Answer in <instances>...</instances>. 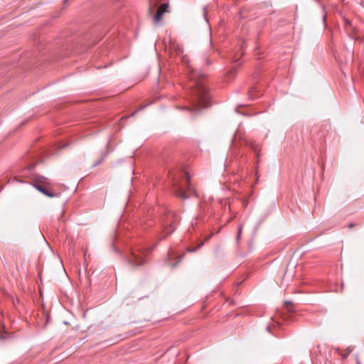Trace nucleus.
<instances>
[{"label": "nucleus", "mask_w": 364, "mask_h": 364, "mask_svg": "<svg viewBox=\"0 0 364 364\" xmlns=\"http://www.w3.org/2000/svg\"><path fill=\"white\" fill-rule=\"evenodd\" d=\"M181 61L186 66V73L190 80L187 85L189 87L188 100L190 107H182L181 109L197 112L205 108L210 105V96L208 90L205 85L206 74L195 70L191 65V61L187 55H183Z\"/></svg>", "instance_id": "nucleus-1"}, {"label": "nucleus", "mask_w": 364, "mask_h": 364, "mask_svg": "<svg viewBox=\"0 0 364 364\" xmlns=\"http://www.w3.org/2000/svg\"><path fill=\"white\" fill-rule=\"evenodd\" d=\"M172 189L174 194L182 199L191 196L198 197V194L191 183L189 173L184 169H181L173 173Z\"/></svg>", "instance_id": "nucleus-2"}, {"label": "nucleus", "mask_w": 364, "mask_h": 364, "mask_svg": "<svg viewBox=\"0 0 364 364\" xmlns=\"http://www.w3.org/2000/svg\"><path fill=\"white\" fill-rule=\"evenodd\" d=\"M149 250L140 247H136L130 250L125 255L124 259L127 264L132 269L141 267L146 263V258Z\"/></svg>", "instance_id": "nucleus-3"}, {"label": "nucleus", "mask_w": 364, "mask_h": 364, "mask_svg": "<svg viewBox=\"0 0 364 364\" xmlns=\"http://www.w3.org/2000/svg\"><path fill=\"white\" fill-rule=\"evenodd\" d=\"M161 232L158 235V238L161 240L170 235L176 228V215L171 210H166L165 215L161 220Z\"/></svg>", "instance_id": "nucleus-4"}, {"label": "nucleus", "mask_w": 364, "mask_h": 364, "mask_svg": "<svg viewBox=\"0 0 364 364\" xmlns=\"http://www.w3.org/2000/svg\"><path fill=\"white\" fill-rule=\"evenodd\" d=\"M49 184L48 178L41 176L33 183V186L41 193H43L48 197L53 198L55 194L48 190L46 186Z\"/></svg>", "instance_id": "nucleus-5"}, {"label": "nucleus", "mask_w": 364, "mask_h": 364, "mask_svg": "<svg viewBox=\"0 0 364 364\" xmlns=\"http://www.w3.org/2000/svg\"><path fill=\"white\" fill-rule=\"evenodd\" d=\"M168 6V4H162L161 6H159L154 16L155 23H159L161 20L164 14L167 11Z\"/></svg>", "instance_id": "nucleus-6"}, {"label": "nucleus", "mask_w": 364, "mask_h": 364, "mask_svg": "<svg viewBox=\"0 0 364 364\" xmlns=\"http://www.w3.org/2000/svg\"><path fill=\"white\" fill-rule=\"evenodd\" d=\"M245 144L247 146H249L255 154L256 156L258 159L259 157V151H260V147L259 144H257L255 141L252 140H247L245 141Z\"/></svg>", "instance_id": "nucleus-7"}, {"label": "nucleus", "mask_w": 364, "mask_h": 364, "mask_svg": "<svg viewBox=\"0 0 364 364\" xmlns=\"http://www.w3.org/2000/svg\"><path fill=\"white\" fill-rule=\"evenodd\" d=\"M170 49L174 50L178 55H182L183 53L182 48L176 42H170Z\"/></svg>", "instance_id": "nucleus-8"}, {"label": "nucleus", "mask_w": 364, "mask_h": 364, "mask_svg": "<svg viewBox=\"0 0 364 364\" xmlns=\"http://www.w3.org/2000/svg\"><path fill=\"white\" fill-rule=\"evenodd\" d=\"M260 95V91H259L258 88L256 87H252L249 91V98L251 100H254L255 98L258 97Z\"/></svg>", "instance_id": "nucleus-9"}, {"label": "nucleus", "mask_w": 364, "mask_h": 364, "mask_svg": "<svg viewBox=\"0 0 364 364\" xmlns=\"http://www.w3.org/2000/svg\"><path fill=\"white\" fill-rule=\"evenodd\" d=\"M285 306L287 308V310L289 312H294L295 309L291 301H285Z\"/></svg>", "instance_id": "nucleus-10"}, {"label": "nucleus", "mask_w": 364, "mask_h": 364, "mask_svg": "<svg viewBox=\"0 0 364 364\" xmlns=\"http://www.w3.org/2000/svg\"><path fill=\"white\" fill-rule=\"evenodd\" d=\"M242 229H243V225L242 224H240L239 226H238V231H237V236H236V241L238 242L240 239V237H241V235H242Z\"/></svg>", "instance_id": "nucleus-11"}, {"label": "nucleus", "mask_w": 364, "mask_h": 364, "mask_svg": "<svg viewBox=\"0 0 364 364\" xmlns=\"http://www.w3.org/2000/svg\"><path fill=\"white\" fill-rule=\"evenodd\" d=\"M103 160H104V157L102 156V157H101L100 159H98V160H97L96 161H95V162L93 163V164H92V166H93V167H95V166H97L100 165V164L103 161Z\"/></svg>", "instance_id": "nucleus-12"}, {"label": "nucleus", "mask_w": 364, "mask_h": 364, "mask_svg": "<svg viewBox=\"0 0 364 364\" xmlns=\"http://www.w3.org/2000/svg\"><path fill=\"white\" fill-rule=\"evenodd\" d=\"M146 106H147V105H141V107H139V109H137L136 111L133 112V113L131 114V116H134L138 112L144 109Z\"/></svg>", "instance_id": "nucleus-13"}, {"label": "nucleus", "mask_w": 364, "mask_h": 364, "mask_svg": "<svg viewBox=\"0 0 364 364\" xmlns=\"http://www.w3.org/2000/svg\"><path fill=\"white\" fill-rule=\"evenodd\" d=\"M352 349H350L349 348H347V353L341 354V356L343 359H346L348 355L351 353Z\"/></svg>", "instance_id": "nucleus-14"}, {"label": "nucleus", "mask_w": 364, "mask_h": 364, "mask_svg": "<svg viewBox=\"0 0 364 364\" xmlns=\"http://www.w3.org/2000/svg\"><path fill=\"white\" fill-rule=\"evenodd\" d=\"M203 245V242H201L200 245H198L195 248H193V249H188V252H195L196 250H198L199 248H200Z\"/></svg>", "instance_id": "nucleus-15"}, {"label": "nucleus", "mask_w": 364, "mask_h": 364, "mask_svg": "<svg viewBox=\"0 0 364 364\" xmlns=\"http://www.w3.org/2000/svg\"><path fill=\"white\" fill-rule=\"evenodd\" d=\"M206 64L207 65H210L211 64V61L208 57L206 58Z\"/></svg>", "instance_id": "nucleus-16"}, {"label": "nucleus", "mask_w": 364, "mask_h": 364, "mask_svg": "<svg viewBox=\"0 0 364 364\" xmlns=\"http://www.w3.org/2000/svg\"><path fill=\"white\" fill-rule=\"evenodd\" d=\"M220 203L222 205L225 206L226 205H228V201L227 200H221Z\"/></svg>", "instance_id": "nucleus-17"}, {"label": "nucleus", "mask_w": 364, "mask_h": 364, "mask_svg": "<svg viewBox=\"0 0 364 364\" xmlns=\"http://www.w3.org/2000/svg\"><path fill=\"white\" fill-rule=\"evenodd\" d=\"M201 209L205 213L206 211L205 210V204L204 203H202L201 205Z\"/></svg>", "instance_id": "nucleus-18"}, {"label": "nucleus", "mask_w": 364, "mask_h": 364, "mask_svg": "<svg viewBox=\"0 0 364 364\" xmlns=\"http://www.w3.org/2000/svg\"><path fill=\"white\" fill-rule=\"evenodd\" d=\"M345 21H346V26H347V25H349V26H351V23H350L349 21L346 20Z\"/></svg>", "instance_id": "nucleus-19"}, {"label": "nucleus", "mask_w": 364, "mask_h": 364, "mask_svg": "<svg viewBox=\"0 0 364 364\" xmlns=\"http://www.w3.org/2000/svg\"><path fill=\"white\" fill-rule=\"evenodd\" d=\"M267 331L269 333H271V326H267Z\"/></svg>", "instance_id": "nucleus-20"}, {"label": "nucleus", "mask_w": 364, "mask_h": 364, "mask_svg": "<svg viewBox=\"0 0 364 364\" xmlns=\"http://www.w3.org/2000/svg\"><path fill=\"white\" fill-rule=\"evenodd\" d=\"M353 227H354V224H353V223H350V224L349 225V228H353Z\"/></svg>", "instance_id": "nucleus-21"}, {"label": "nucleus", "mask_w": 364, "mask_h": 364, "mask_svg": "<svg viewBox=\"0 0 364 364\" xmlns=\"http://www.w3.org/2000/svg\"><path fill=\"white\" fill-rule=\"evenodd\" d=\"M180 260H178L177 262L174 263V264H171V266L174 267L178 262H179Z\"/></svg>", "instance_id": "nucleus-22"}]
</instances>
